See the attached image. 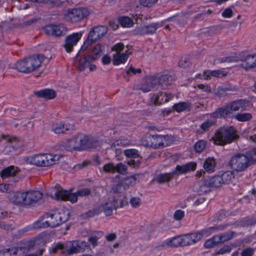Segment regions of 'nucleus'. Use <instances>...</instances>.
I'll use <instances>...</instances> for the list:
<instances>
[{
	"mask_svg": "<svg viewBox=\"0 0 256 256\" xmlns=\"http://www.w3.org/2000/svg\"><path fill=\"white\" fill-rule=\"evenodd\" d=\"M78 244V252H83L88 250L90 246L87 242L81 240H76Z\"/></svg>",
	"mask_w": 256,
	"mask_h": 256,
	"instance_id": "09e8293b",
	"label": "nucleus"
},
{
	"mask_svg": "<svg viewBox=\"0 0 256 256\" xmlns=\"http://www.w3.org/2000/svg\"><path fill=\"white\" fill-rule=\"evenodd\" d=\"M108 32V28L104 26H94L88 35L81 49L76 56V66L82 70L88 66L90 62L96 60L102 56L104 46L98 44L94 46L92 44L104 36Z\"/></svg>",
	"mask_w": 256,
	"mask_h": 256,
	"instance_id": "f257e3e1",
	"label": "nucleus"
},
{
	"mask_svg": "<svg viewBox=\"0 0 256 256\" xmlns=\"http://www.w3.org/2000/svg\"><path fill=\"white\" fill-rule=\"evenodd\" d=\"M216 94L219 98H221L226 96L227 93L224 88L218 86L216 89Z\"/></svg>",
	"mask_w": 256,
	"mask_h": 256,
	"instance_id": "338daca9",
	"label": "nucleus"
},
{
	"mask_svg": "<svg viewBox=\"0 0 256 256\" xmlns=\"http://www.w3.org/2000/svg\"><path fill=\"white\" fill-rule=\"evenodd\" d=\"M77 241L67 242L65 243L66 252L68 254L78 252Z\"/></svg>",
	"mask_w": 256,
	"mask_h": 256,
	"instance_id": "393cba45",
	"label": "nucleus"
},
{
	"mask_svg": "<svg viewBox=\"0 0 256 256\" xmlns=\"http://www.w3.org/2000/svg\"><path fill=\"white\" fill-rule=\"evenodd\" d=\"M156 86V76H150L146 78L142 84L140 90L144 92H150L152 88Z\"/></svg>",
	"mask_w": 256,
	"mask_h": 256,
	"instance_id": "f3484780",
	"label": "nucleus"
},
{
	"mask_svg": "<svg viewBox=\"0 0 256 256\" xmlns=\"http://www.w3.org/2000/svg\"><path fill=\"white\" fill-rule=\"evenodd\" d=\"M58 155L52 154H36L32 157L31 163L38 166H48L54 164L59 159Z\"/></svg>",
	"mask_w": 256,
	"mask_h": 256,
	"instance_id": "0eeeda50",
	"label": "nucleus"
},
{
	"mask_svg": "<svg viewBox=\"0 0 256 256\" xmlns=\"http://www.w3.org/2000/svg\"><path fill=\"white\" fill-rule=\"evenodd\" d=\"M116 166L112 163H108L104 166L103 170L104 172L107 173H114L116 172Z\"/></svg>",
	"mask_w": 256,
	"mask_h": 256,
	"instance_id": "3c124183",
	"label": "nucleus"
},
{
	"mask_svg": "<svg viewBox=\"0 0 256 256\" xmlns=\"http://www.w3.org/2000/svg\"><path fill=\"white\" fill-rule=\"evenodd\" d=\"M216 122V121L214 120H207L201 124L200 128L204 132H206L214 126Z\"/></svg>",
	"mask_w": 256,
	"mask_h": 256,
	"instance_id": "c9c22d12",
	"label": "nucleus"
},
{
	"mask_svg": "<svg viewBox=\"0 0 256 256\" xmlns=\"http://www.w3.org/2000/svg\"><path fill=\"white\" fill-rule=\"evenodd\" d=\"M123 186L122 184L118 183L113 186L112 191L116 194V195L120 194L122 192Z\"/></svg>",
	"mask_w": 256,
	"mask_h": 256,
	"instance_id": "0e129e2a",
	"label": "nucleus"
},
{
	"mask_svg": "<svg viewBox=\"0 0 256 256\" xmlns=\"http://www.w3.org/2000/svg\"><path fill=\"white\" fill-rule=\"evenodd\" d=\"M209 180L208 184L212 188H218L220 186L222 183L221 177L219 175H216L208 178Z\"/></svg>",
	"mask_w": 256,
	"mask_h": 256,
	"instance_id": "72a5a7b5",
	"label": "nucleus"
},
{
	"mask_svg": "<svg viewBox=\"0 0 256 256\" xmlns=\"http://www.w3.org/2000/svg\"><path fill=\"white\" fill-rule=\"evenodd\" d=\"M236 132L237 130L232 126H222L216 132L212 140L215 144L224 146L232 143L239 138Z\"/></svg>",
	"mask_w": 256,
	"mask_h": 256,
	"instance_id": "20e7f679",
	"label": "nucleus"
},
{
	"mask_svg": "<svg viewBox=\"0 0 256 256\" xmlns=\"http://www.w3.org/2000/svg\"><path fill=\"white\" fill-rule=\"evenodd\" d=\"M76 130V127L74 125L66 124L60 122L54 124L52 127V131L57 134H68L72 133Z\"/></svg>",
	"mask_w": 256,
	"mask_h": 256,
	"instance_id": "9b49d317",
	"label": "nucleus"
},
{
	"mask_svg": "<svg viewBox=\"0 0 256 256\" xmlns=\"http://www.w3.org/2000/svg\"><path fill=\"white\" fill-rule=\"evenodd\" d=\"M168 136L152 135L146 137V145L154 148H158L168 146Z\"/></svg>",
	"mask_w": 256,
	"mask_h": 256,
	"instance_id": "1a4fd4ad",
	"label": "nucleus"
},
{
	"mask_svg": "<svg viewBox=\"0 0 256 256\" xmlns=\"http://www.w3.org/2000/svg\"><path fill=\"white\" fill-rule=\"evenodd\" d=\"M205 73H206V72H205ZM206 73H208L206 78L207 80L210 79V76L217 78H222L226 76L228 74V72L219 70H209L206 72Z\"/></svg>",
	"mask_w": 256,
	"mask_h": 256,
	"instance_id": "473e14b6",
	"label": "nucleus"
},
{
	"mask_svg": "<svg viewBox=\"0 0 256 256\" xmlns=\"http://www.w3.org/2000/svg\"><path fill=\"white\" fill-rule=\"evenodd\" d=\"M76 193L79 196H86L91 194V190L88 188H82L78 190Z\"/></svg>",
	"mask_w": 256,
	"mask_h": 256,
	"instance_id": "052dcab7",
	"label": "nucleus"
},
{
	"mask_svg": "<svg viewBox=\"0 0 256 256\" xmlns=\"http://www.w3.org/2000/svg\"><path fill=\"white\" fill-rule=\"evenodd\" d=\"M131 54L132 52H128V50L121 54L116 53L112 57L113 64L116 66L120 64H124Z\"/></svg>",
	"mask_w": 256,
	"mask_h": 256,
	"instance_id": "412c9836",
	"label": "nucleus"
},
{
	"mask_svg": "<svg viewBox=\"0 0 256 256\" xmlns=\"http://www.w3.org/2000/svg\"><path fill=\"white\" fill-rule=\"evenodd\" d=\"M79 141L80 150L90 148L92 146V140L90 139L88 136H82L80 134Z\"/></svg>",
	"mask_w": 256,
	"mask_h": 256,
	"instance_id": "bb28decb",
	"label": "nucleus"
},
{
	"mask_svg": "<svg viewBox=\"0 0 256 256\" xmlns=\"http://www.w3.org/2000/svg\"><path fill=\"white\" fill-rule=\"evenodd\" d=\"M18 252V249L16 248H4L0 250V256H12L16 255Z\"/></svg>",
	"mask_w": 256,
	"mask_h": 256,
	"instance_id": "e433bc0d",
	"label": "nucleus"
},
{
	"mask_svg": "<svg viewBox=\"0 0 256 256\" xmlns=\"http://www.w3.org/2000/svg\"><path fill=\"white\" fill-rule=\"evenodd\" d=\"M119 22L122 27H130L133 25L132 20L128 16H122L118 19Z\"/></svg>",
	"mask_w": 256,
	"mask_h": 256,
	"instance_id": "58836bf2",
	"label": "nucleus"
},
{
	"mask_svg": "<svg viewBox=\"0 0 256 256\" xmlns=\"http://www.w3.org/2000/svg\"><path fill=\"white\" fill-rule=\"evenodd\" d=\"M124 154L130 158L142 159L138 151L136 149H127L124 151Z\"/></svg>",
	"mask_w": 256,
	"mask_h": 256,
	"instance_id": "f704fd0d",
	"label": "nucleus"
},
{
	"mask_svg": "<svg viewBox=\"0 0 256 256\" xmlns=\"http://www.w3.org/2000/svg\"><path fill=\"white\" fill-rule=\"evenodd\" d=\"M196 163L193 162L182 165H177L172 172L174 177L178 176L180 174H185L191 170H196Z\"/></svg>",
	"mask_w": 256,
	"mask_h": 256,
	"instance_id": "4468645a",
	"label": "nucleus"
},
{
	"mask_svg": "<svg viewBox=\"0 0 256 256\" xmlns=\"http://www.w3.org/2000/svg\"><path fill=\"white\" fill-rule=\"evenodd\" d=\"M244 154L249 159V160H250V162H252V164H254V162H256V158H254V156H256V148L250 149V150H249L248 151L246 152V154Z\"/></svg>",
	"mask_w": 256,
	"mask_h": 256,
	"instance_id": "49530a36",
	"label": "nucleus"
},
{
	"mask_svg": "<svg viewBox=\"0 0 256 256\" xmlns=\"http://www.w3.org/2000/svg\"><path fill=\"white\" fill-rule=\"evenodd\" d=\"M74 141L70 139L62 142L60 145L61 150H66V151H72L76 150Z\"/></svg>",
	"mask_w": 256,
	"mask_h": 256,
	"instance_id": "cd10ccee",
	"label": "nucleus"
},
{
	"mask_svg": "<svg viewBox=\"0 0 256 256\" xmlns=\"http://www.w3.org/2000/svg\"><path fill=\"white\" fill-rule=\"evenodd\" d=\"M194 244L190 234H186L182 238H173L168 242V246L174 247L178 246H186Z\"/></svg>",
	"mask_w": 256,
	"mask_h": 256,
	"instance_id": "ddd939ff",
	"label": "nucleus"
},
{
	"mask_svg": "<svg viewBox=\"0 0 256 256\" xmlns=\"http://www.w3.org/2000/svg\"><path fill=\"white\" fill-rule=\"evenodd\" d=\"M0 228L6 230H12L14 227L12 224L3 222L0 223Z\"/></svg>",
	"mask_w": 256,
	"mask_h": 256,
	"instance_id": "e2e57ef3",
	"label": "nucleus"
},
{
	"mask_svg": "<svg viewBox=\"0 0 256 256\" xmlns=\"http://www.w3.org/2000/svg\"><path fill=\"white\" fill-rule=\"evenodd\" d=\"M25 192H17L14 193L12 199L13 202L18 205L25 206Z\"/></svg>",
	"mask_w": 256,
	"mask_h": 256,
	"instance_id": "a878e982",
	"label": "nucleus"
},
{
	"mask_svg": "<svg viewBox=\"0 0 256 256\" xmlns=\"http://www.w3.org/2000/svg\"><path fill=\"white\" fill-rule=\"evenodd\" d=\"M100 212V210L96 208H93L92 210H88L87 212L85 214L86 217V218H91L94 216L96 214H99Z\"/></svg>",
	"mask_w": 256,
	"mask_h": 256,
	"instance_id": "774afa93",
	"label": "nucleus"
},
{
	"mask_svg": "<svg viewBox=\"0 0 256 256\" xmlns=\"http://www.w3.org/2000/svg\"><path fill=\"white\" fill-rule=\"evenodd\" d=\"M254 250L253 248H247L244 249L240 253V256H253Z\"/></svg>",
	"mask_w": 256,
	"mask_h": 256,
	"instance_id": "6e6d98bb",
	"label": "nucleus"
},
{
	"mask_svg": "<svg viewBox=\"0 0 256 256\" xmlns=\"http://www.w3.org/2000/svg\"><path fill=\"white\" fill-rule=\"evenodd\" d=\"M216 166V160L212 157L206 158L203 164V168L205 171L208 173H212L215 171Z\"/></svg>",
	"mask_w": 256,
	"mask_h": 256,
	"instance_id": "b1692460",
	"label": "nucleus"
},
{
	"mask_svg": "<svg viewBox=\"0 0 256 256\" xmlns=\"http://www.w3.org/2000/svg\"><path fill=\"white\" fill-rule=\"evenodd\" d=\"M130 144V141L127 138L119 139L115 140L112 144L114 147L116 146H126Z\"/></svg>",
	"mask_w": 256,
	"mask_h": 256,
	"instance_id": "de8ad7c7",
	"label": "nucleus"
},
{
	"mask_svg": "<svg viewBox=\"0 0 256 256\" xmlns=\"http://www.w3.org/2000/svg\"><path fill=\"white\" fill-rule=\"evenodd\" d=\"M249 103L248 100H238L232 101L228 104L219 108L216 111L211 114L213 118H224L225 119L234 118V112L238 111L240 108L243 110H246L245 104Z\"/></svg>",
	"mask_w": 256,
	"mask_h": 256,
	"instance_id": "f03ea898",
	"label": "nucleus"
},
{
	"mask_svg": "<svg viewBox=\"0 0 256 256\" xmlns=\"http://www.w3.org/2000/svg\"><path fill=\"white\" fill-rule=\"evenodd\" d=\"M80 33H74L66 36L64 40V47L67 52H70L73 50V48L76 46L81 38Z\"/></svg>",
	"mask_w": 256,
	"mask_h": 256,
	"instance_id": "f8f14e48",
	"label": "nucleus"
},
{
	"mask_svg": "<svg viewBox=\"0 0 256 256\" xmlns=\"http://www.w3.org/2000/svg\"><path fill=\"white\" fill-rule=\"evenodd\" d=\"M228 166L236 172L246 171L252 164L244 154L238 153L232 156L229 161Z\"/></svg>",
	"mask_w": 256,
	"mask_h": 256,
	"instance_id": "39448f33",
	"label": "nucleus"
},
{
	"mask_svg": "<svg viewBox=\"0 0 256 256\" xmlns=\"http://www.w3.org/2000/svg\"><path fill=\"white\" fill-rule=\"evenodd\" d=\"M239 60L243 62L242 66L246 68H254V55L247 54L246 53L242 52L239 54Z\"/></svg>",
	"mask_w": 256,
	"mask_h": 256,
	"instance_id": "dca6fc26",
	"label": "nucleus"
},
{
	"mask_svg": "<svg viewBox=\"0 0 256 256\" xmlns=\"http://www.w3.org/2000/svg\"><path fill=\"white\" fill-rule=\"evenodd\" d=\"M124 47L123 43L118 42L112 48V50L116 52V53L121 54L120 52L124 50Z\"/></svg>",
	"mask_w": 256,
	"mask_h": 256,
	"instance_id": "bf43d9fd",
	"label": "nucleus"
},
{
	"mask_svg": "<svg viewBox=\"0 0 256 256\" xmlns=\"http://www.w3.org/2000/svg\"><path fill=\"white\" fill-rule=\"evenodd\" d=\"M25 206L35 204L42 197V194L39 191H28L25 192Z\"/></svg>",
	"mask_w": 256,
	"mask_h": 256,
	"instance_id": "2eb2a0df",
	"label": "nucleus"
},
{
	"mask_svg": "<svg viewBox=\"0 0 256 256\" xmlns=\"http://www.w3.org/2000/svg\"><path fill=\"white\" fill-rule=\"evenodd\" d=\"M228 216V212H226L224 210H222L219 212H217L214 216L217 220H222L224 218H226Z\"/></svg>",
	"mask_w": 256,
	"mask_h": 256,
	"instance_id": "13d9d810",
	"label": "nucleus"
},
{
	"mask_svg": "<svg viewBox=\"0 0 256 256\" xmlns=\"http://www.w3.org/2000/svg\"><path fill=\"white\" fill-rule=\"evenodd\" d=\"M234 172L232 170L230 171H226L220 176L222 184H228L231 182L232 179L234 178Z\"/></svg>",
	"mask_w": 256,
	"mask_h": 256,
	"instance_id": "c756f323",
	"label": "nucleus"
},
{
	"mask_svg": "<svg viewBox=\"0 0 256 256\" xmlns=\"http://www.w3.org/2000/svg\"><path fill=\"white\" fill-rule=\"evenodd\" d=\"M116 172H118L122 174H124L126 170V166L122 162L117 164L116 166Z\"/></svg>",
	"mask_w": 256,
	"mask_h": 256,
	"instance_id": "864d4df0",
	"label": "nucleus"
},
{
	"mask_svg": "<svg viewBox=\"0 0 256 256\" xmlns=\"http://www.w3.org/2000/svg\"><path fill=\"white\" fill-rule=\"evenodd\" d=\"M44 58L42 54H34L25 58L17 62L15 64V68L24 74L30 73L41 66Z\"/></svg>",
	"mask_w": 256,
	"mask_h": 256,
	"instance_id": "7ed1b4c3",
	"label": "nucleus"
},
{
	"mask_svg": "<svg viewBox=\"0 0 256 256\" xmlns=\"http://www.w3.org/2000/svg\"><path fill=\"white\" fill-rule=\"evenodd\" d=\"M33 226L34 228L38 229L40 228H45L50 226L49 220L42 222L41 220H38L34 223Z\"/></svg>",
	"mask_w": 256,
	"mask_h": 256,
	"instance_id": "a18cd8bd",
	"label": "nucleus"
},
{
	"mask_svg": "<svg viewBox=\"0 0 256 256\" xmlns=\"http://www.w3.org/2000/svg\"><path fill=\"white\" fill-rule=\"evenodd\" d=\"M156 86H160L164 89H166L172 82V77L168 74L162 75L159 77L156 76Z\"/></svg>",
	"mask_w": 256,
	"mask_h": 256,
	"instance_id": "6ab92c4d",
	"label": "nucleus"
},
{
	"mask_svg": "<svg viewBox=\"0 0 256 256\" xmlns=\"http://www.w3.org/2000/svg\"><path fill=\"white\" fill-rule=\"evenodd\" d=\"M252 116L250 113H238L236 114L234 118L239 122H246L250 120Z\"/></svg>",
	"mask_w": 256,
	"mask_h": 256,
	"instance_id": "4c0bfd02",
	"label": "nucleus"
},
{
	"mask_svg": "<svg viewBox=\"0 0 256 256\" xmlns=\"http://www.w3.org/2000/svg\"><path fill=\"white\" fill-rule=\"evenodd\" d=\"M159 95L160 96V104H161L168 102L172 98L171 94H167L162 92H159Z\"/></svg>",
	"mask_w": 256,
	"mask_h": 256,
	"instance_id": "8fccbe9b",
	"label": "nucleus"
},
{
	"mask_svg": "<svg viewBox=\"0 0 256 256\" xmlns=\"http://www.w3.org/2000/svg\"><path fill=\"white\" fill-rule=\"evenodd\" d=\"M47 218H50V227L55 228L66 222L70 212L68 210L56 209L46 213Z\"/></svg>",
	"mask_w": 256,
	"mask_h": 256,
	"instance_id": "423d86ee",
	"label": "nucleus"
},
{
	"mask_svg": "<svg viewBox=\"0 0 256 256\" xmlns=\"http://www.w3.org/2000/svg\"><path fill=\"white\" fill-rule=\"evenodd\" d=\"M206 232L207 231L206 230H202L198 232L191 233L190 234V235L191 236V238H192L193 242L195 244L200 240Z\"/></svg>",
	"mask_w": 256,
	"mask_h": 256,
	"instance_id": "a19ab883",
	"label": "nucleus"
},
{
	"mask_svg": "<svg viewBox=\"0 0 256 256\" xmlns=\"http://www.w3.org/2000/svg\"><path fill=\"white\" fill-rule=\"evenodd\" d=\"M134 159L135 158H131V160L128 162V164L132 167L136 168L140 166L142 159L136 158V160H135Z\"/></svg>",
	"mask_w": 256,
	"mask_h": 256,
	"instance_id": "680f3d73",
	"label": "nucleus"
},
{
	"mask_svg": "<svg viewBox=\"0 0 256 256\" xmlns=\"http://www.w3.org/2000/svg\"><path fill=\"white\" fill-rule=\"evenodd\" d=\"M59 250H65V244L58 242L53 244L50 249V252L55 254L58 252Z\"/></svg>",
	"mask_w": 256,
	"mask_h": 256,
	"instance_id": "ea45409f",
	"label": "nucleus"
},
{
	"mask_svg": "<svg viewBox=\"0 0 256 256\" xmlns=\"http://www.w3.org/2000/svg\"><path fill=\"white\" fill-rule=\"evenodd\" d=\"M161 26L158 23H152L150 24L146 25L148 34H154L156 30Z\"/></svg>",
	"mask_w": 256,
	"mask_h": 256,
	"instance_id": "37998d69",
	"label": "nucleus"
},
{
	"mask_svg": "<svg viewBox=\"0 0 256 256\" xmlns=\"http://www.w3.org/2000/svg\"><path fill=\"white\" fill-rule=\"evenodd\" d=\"M68 192L66 190H58L54 194L55 198L58 200H67Z\"/></svg>",
	"mask_w": 256,
	"mask_h": 256,
	"instance_id": "79ce46f5",
	"label": "nucleus"
},
{
	"mask_svg": "<svg viewBox=\"0 0 256 256\" xmlns=\"http://www.w3.org/2000/svg\"><path fill=\"white\" fill-rule=\"evenodd\" d=\"M234 232H228L224 234L220 235L222 242H224L231 240L234 237Z\"/></svg>",
	"mask_w": 256,
	"mask_h": 256,
	"instance_id": "4d7b16f0",
	"label": "nucleus"
},
{
	"mask_svg": "<svg viewBox=\"0 0 256 256\" xmlns=\"http://www.w3.org/2000/svg\"><path fill=\"white\" fill-rule=\"evenodd\" d=\"M43 30L48 35L60 36L65 34L66 28L64 24H49L45 26Z\"/></svg>",
	"mask_w": 256,
	"mask_h": 256,
	"instance_id": "9d476101",
	"label": "nucleus"
},
{
	"mask_svg": "<svg viewBox=\"0 0 256 256\" xmlns=\"http://www.w3.org/2000/svg\"><path fill=\"white\" fill-rule=\"evenodd\" d=\"M100 212L103 211L106 216H109L112 214L113 210H115V208L113 206L112 204L109 200L100 206Z\"/></svg>",
	"mask_w": 256,
	"mask_h": 256,
	"instance_id": "7c9ffc66",
	"label": "nucleus"
},
{
	"mask_svg": "<svg viewBox=\"0 0 256 256\" xmlns=\"http://www.w3.org/2000/svg\"><path fill=\"white\" fill-rule=\"evenodd\" d=\"M206 142L203 140H198L194 146V148L196 152L200 153L205 148Z\"/></svg>",
	"mask_w": 256,
	"mask_h": 256,
	"instance_id": "c03bdc74",
	"label": "nucleus"
},
{
	"mask_svg": "<svg viewBox=\"0 0 256 256\" xmlns=\"http://www.w3.org/2000/svg\"><path fill=\"white\" fill-rule=\"evenodd\" d=\"M158 0H140V4L144 7L150 8L156 3Z\"/></svg>",
	"mask_w": 256,
	"mask_h": 256,
	"instance_id": "603ef678",
	"label": "nucleus"
},
{
	"mask_svg": "<svg viewBox=\"0 0 256 256\" xmlns=\"http://www.w3.org/2000/svg\"><path fill=\"white\" fill-rule=\"evenodd\" d=\"M184 216V212L181 210H176L174 214V218L176 220H181Z\"/></svg>",
	"mask_w": 256,
	"mask_h": 256,
	"instance_id": "69168bd1",
	"label": "nucleus"
},
{
	"mask_svg": "<svg viewBox=\"0 0 256 256\" xmlns=\"http://www.w3.org/2000/svg\"><path fill=\"white\" fill-rule=\"evenodd\" d=\"M110 201L112 204V206L115 208V210L122 208L124 206L128 204L126 198L122 194L113 196L112 200Z\"/></svg>",
	"mask_w": 256,
	"mask_h": 256,
	"instance_id": "aec40b11",
	"label": "nucleus"
},
{
	"mask_svg": "<svg viewBox=\"0 0 256 256\" xmlns=\"http://www.w3.org/2000/svg\"><path fill=\"white\" fill-rule=\"evenodd\" d=\"M34 94L38 98L47 100L53 99L56 96V93L54 90L48 88L36 91L34 92Z\"/></svg>",
	"mask_w": 256,
	"mask_h": 256,
	"instance_id": "4be33fe9",
	"label": "nucleus"
},
{
	"mask_svg": "<svg viewBox=\"0 0 256 256\" xmlns=\"http://www.w3.org/2000/svg\"><path fill=\"white\" fill-rule=\"evenodd\" d=\"M20 171L19 168L14 166H9L0 172V176L2 178H6L10 176H15Z\"/></svg>",
	"mask_w": 256,
	"mask_h": 256,
	"instance_id": "5701e85b",
	"label": "nucleus"
},
{
	"mask_svg": "<svg viewBox=\"0 0 256 256\" xmlns=\"http://www.w3.org/2000/svg\"><path fill=\"white\" fill-rule=\"evenodd\" d=\"M190 104L188 102H180L177 104H175L172 108L174 110L180 112L186 110H190Z\"/></svg>",
	"mask_w": 256,
	"mask_h": 256,
	"instance_id": "2f4dec72",
	"label": "nucleus"
},
{
	"mask_svg": "<svg viewBox=\"0 0 256 256\" xmlns=\"http://www.w3.org/2000/svg\"><path fill=\"white\" fill-rule=\"evenodd\" d=\"M90 14L88 10L86 8L79 7L68 9L67 10L66 18L72 22L81 21Z\"/></svg>",
	"mask_w": 256,
	"mask_h": 256,
	"instance_id": "6e6552de",
	"label": "nucleus"
},
{
	"mask_svg": "<svg viewBox=\"0 0 256 256\" xmlns=\"http://www.w3.org/2000/svg\"><path fill=\"white\" fill-rule=\"evenodd\" d=\"M208 179H204L194 185L196 191L200 194L208 193L210 191L211 186L208 184Z\"/></svg>",
	"mask_w": 256,
	"mask_h": 256,
	"instance_id": "a211bd4d",
	"label": "nucleus"
},
{
	"mask_svg": "<svg viewBox=\"0 0 256 256\" xmlns=\"http://www.w3.org/2000/svg\"><path fill=\"white\" fill-rule=\"evenodd\" d=\"M130 203L133 208H136L140 206L141 200L138 197H132L130 200Z\"/></svg>",
	"mask_w": 256,
	"mask_h": 256,
	"instance_id": "5fc2aeb1",
	"label": "nucleus"
},
{
	"mask_svg": "<svg viewBox=\"0 0 256 256\" xmlns=\"http://www.w3.org/2000/svg\"><path fill=\"white\" fill-rule=\"evenodd\" d=\"M172 172L170 173H165L158 176L155 180L159 184H163L168 182L174 178Z\"/></svg>",
	"mask_w": 256,
	"mask_h": 256,
	"instance_id": "c85d7f7f",
	"label": "nucleus"
}]
</instances>
